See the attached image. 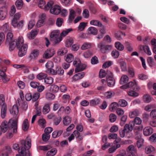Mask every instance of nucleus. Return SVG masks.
<instances>
[{"label": "nucleus", "instance_id": "f257e3e1", "mask_svg": "<svg viewBox=\"0 0 156 156\" xmlns=\"http://www.w3.org/2000/svg\"><path fill=\"white\" fill-rule=\"evenodd\" d=\"M9 14L10 16L13 17L11 21L12 25L14 27H17L18 28H22L23 26L24 21L21 20L18 21L21 17L20 13L16 12V10H10Z\"/></svg>", "mask_w": 156, "mask_h": 156}, {"label": "nucleus", "instance_id": "f03ea898", "mask_svg": "<svg viewBox=\"0 0 156 156\" xmlns=\"http://www.w3.org/2000/svg\"><path fill=\"white\" fill-rule=\"evenodd\" d=\"M22 146L18 149V152L20 154L25 156H30V154L29 149L31 147V141L30 139L27 138L25 140H23L21 141Z\"/></svg>", "mask_w": 156, "mask_h": 156}, {"label": "nucleus", "instance_id": "7ed1b4c3", "mask_svg": "<svg viewBox=\"0 0 156 156\" xmlns=\"http://www.w3.org/2000/svg\"><path fill=\"white\" fill-rule=\"evenodd\" d=\"M17 121L10 119L8 122L5 121H3L0 125L3 133L6 132L11 126L12 129H10L12 132L13 130L14 133H16L17 132Z\"/></svg>", "mask_w": 156, "mask_h": 156}, {"label": "nucleus", "instance_id": "20e7f679", "mask_svg": "<svg viewBox=\"0 0 156 156\" xmlns=\"http://www.w3.org/2000/svg\"><path fill=\"white\" fill-rule=\"evenodd\" d=\"M59 30H53L50 35V39L54 44L59 43L62 41V38L60 34Z\"/></svg>", "mask_w": 156, "mask_h": 156}, {"label": "nucleus", "instance_id": "39448f33", "mask_svg": "<svg viewBox=\"0 0 156 156\" xmlns=\"http://www.w3.org/2000/svg\"><path fill=\"white\" fill-rule=\"evenodd\" d=\"M98 46L100 51L103 54H107L109 52L113 47L112 45L105 44L102 42L98 44Z\"/></svg>", "mask_w": 156, "mask_h": 156}, {"label": "nucleus", "instance_id": "423d86ee", "mask_svg": "<svg viewBox=\"0 0 156 156\" xmlns=\"http://www.w3.org/2000/svg\"><path fill=\"white\" fill-rule=\"evenodd\" d=\"M45 10H62L61 5L54 4V2L52 0L48 1L46 4ZM62 10H66L63 9Z\"/></svg>", "mask_w": 156, "mask_h": 156}, {"label": "nucleus", "instance_id": "0eeeda50", "mask_svg": "<svg viewBox=\"0 0 156 156\" xmlns=\"http://www.w3.org/2000/svg\"><path fill=\"white\" fill-rule=\"evenodd\" d=\"M106 81L108 86L110 87L114 86L115 83V80L113 73L108 71L107 73Z\"/></svg>", "mask_w": 156, "mask_h": 156}, {"label": "nucleus", "instance_id": "6e6552de", "mask_svg": "<svg viewBox=\"0 0 156 156\" xmlns=\"http://www.w3.org/2000/svg\"><path fill=\"white\" fill-rule=\"evenodd\" d=\"M55 52V50L53 48H51L47 49L44 52L43 55V58L48 59L52 57Z\"/></svg>", "mask_w": 156, "mask_h": 156}, {"label": "nucleus", "instance_id": "1a4fd4ad", "mask_svg": "<svg viewBox=\"0 0 156 156\" xmlns=\"http://www.w3.org/2000/svg\"><path fill=\"white\" fill-rule=\"evenodd\" d=\"M19 49L18 55L20 57H22L26 55L28 48L27 45L25 44L23 46L17 48Z\"/></svg>", "mask_w": 156, "mask_h": 156}, {"label": "nucleus", "instance_id": "9d476101", "mask_svg": "<svg viewBox=\"0 0 156 156\" xmlns=\"http://www.w3.org/2000/svg\"><path fill=\"white\" fill-rule=\"evenodd\" d=\"M40 54L39 50L34 49L31 51L29 56V58L30 60H34L38 57Z\"/></svg>", "mask_w": 156, "mask_h": 156}, {"label": "nucleus", "instance_id": "9b49d317", "mask_svg": "<svg viewBox=\"0 0 156 156\" xmlns=\"http://www.w3.org/2000/svg\"><path fill=\"white\" fill-rule=\"evenodd\" d=\"M75 136L78 140H80L82 138V136L80 135L79 133L77 131L75 130L73 133L68 138L69 141L70 142L74 138Z\"/></svg>", "mask_w": 156, "mask_h": 156}, {"label": "nucleus", "instance_id": "f8f14e48", "mask_svg": "<svg viewBox=\"0 0 156 156\" xmlns=\"http://www.w3.org/2000/svg\"><path fill=\"white\" fill-rule=\"evenodd\" d=\"M38 30L37 29L32 30L30 32L27 34V36L29 39H33L38 34Z\"/></svg>", "mask_w": 156, "mask_h": 156}, {"label": "nucleus", "instance_id": "ddd939ff", "mask_svg": "<svg viewBox=\"0 0 156 156\" xmlns=\"http://www.w3.org/2000/svg\"><path fill=\"white\" fill-rule=\"evenodd\" d=\"M18 105L19 106L20 105V103L19 100L16 102V105H13L11 110H10V113L13 115H17L18 114L19 110Z\"/></svg>", "mask_w": 156, "mask_h": 156}, {"label": "nucleus", "instance_id": "4468645a", "mask_svg": "<svg viewBox=\"0 0 156 156\" xmlns=\"http://www.w3.org/2000/svg\"><path fill=\"white\" fill-rule=\"evenodd\" d=\"M80 13V12L79 11L76 12L75 10H70L68 20L69 22V23H71L75 16L79 15Z\"/></svg>", "mask_w": 156, "mask_h": 156}, {"label": "nucleus", "instance_id": "2eb2a0df", "mask_svg": "<svg viewBox=\"0 0 156 156\" xmlns=\"http://www.w3.org/2000/svg\"><path fill=\"white\" fill-rule=\"evenodd\" d=\"M85 73L84 72L78 73L74 75L73 77V80L76 81L82 79L85 76Z\"/></svg>", "mask_w": 156, "mask_h": 156}, {"label": "nucleus", "instance_id": "dca6fc26", "mask_svg": "<svg viewBox=\"0 0 156 156\" xmlns=\"http://www.w3.org/2000/svg\"><path fill=\"white\" fill-rule=\"evenodd\" d=\"M153 133V129L149 126L145 127L143 129V134L147 136L151 135Z\"/></svg>", "mask_w": 156, "mask_h": 156}, {"label": "nucleus", "instance_id": "f3484780", "mask_svg": "<svg viewBox=\"0 0 156 156\" xmlns=\"http://www.w3.org/2000/svg\"><path fill=\"white\" fill-rule=\"evenodd\" d=\"M127 84L129 88H131L134 90L137 86L138 83L136 80H133L127 83Z\"/></svg>", "mask_w": 156, "mask_h": 156}, {"label": "nucleus", "instance_id": "a211bd4d", "mask_svg": "<svg viewBox=\"0 0 156 156\" xmlns=\"http://www.w3.org/2000/svg\"><path fill=\"white\" fill-rule=\"evenodd\" d=\"M119 66L121 71L122 72H126L127 70V67L126 62L123 60L119 62Z\"/></svg>", "mask_w": 156, "mask_h": 156}, {"label": "nucleus", "instance_id": "6ab92c4d", "mask_svg": "<svg viewBox=\"0 0 156 156\" xmlns=\"http://www.w3.org/2000/svg\"><path fill=\"white\" fill-rule=\"evenodd\" d=\"M16 42V46L17 48L23 46L25 44H24V40L22 37H19L15 41Z\"/></svg>", "mask_w": 156, "mask_h": 156}, {"label": "nucleus", "instance_id": "aec40b11", "mask_svg": "<svg viewBox=\"0 0 156 156\" xmlns=\"http://www.w3.org/2000/svg\"><path fill=\"white\" fill-rule=\"evenodd\" d=\"M134 126V123L133 121H131L129 122V124H126L124 127L127 129L129 131H131L133 130Z\"/></svg>", "mask_w": 156, "mask_h": 156}, {"label": "nucleus", "instance_id": "412c9836", "mask_svg": "<svg viewBox=\"0 0 156 156\" xmlns=\"http://www.w3.org/2000/svg\"><path fill=\"white\" fill-rule=\"evenodd\" d=\"M155 151L154 147L150 145L147 146L145 149V153L147 154H150Z\"/></svg>", "mask_w": 156, "mask_h": 156}, {"label": "nucleus", "instance_id": "4be33fe9", "mask_svg": "<svg viewBox=\"0 0 156 156\" xmlns=\"http://www.w3.org/2000/svg\"><path fill=\"white\" fill-rule=\"evenodd\" d=\"M87 30L88 34H90L96 35L98 33V30L94 27H90L88 28Z\"/></svg>", "mask_w": 156, "mask_h": 156}, {"label": "nucleus", "instance_id": "5701e85b", "mask_svg": "<svg viewBox=\"0 0 156 156\" xmlns=\"http://www.w3.org/2000/svg\"><path fill=\"white\" fill-rule=\"evenodd\" d=\"M86 67V65L84 64H81V63L77 66L75 69L76 73L78 72L82 71L85 69Z\"/></svg>", "mask_w": 156, "mask_h": 156}, {"label": "nucleus", "instance_id": "b1692460", "mask_svg": "<svg viewBox=\"0 0 156 156\" xmlns=\"http://www.w3.org/2000/svg\"><path fill=\"white\" fill-rule=\"evenodd\" d=\"M73 42V39L72 37H68L65 42V45L67 47L71 46Z\"/></svg>", "mask_w": 156, "mask_h": 156}, {"label": "nucleus", "instance_id": "393cba45", "mask_svg": "<svg viewBox=\"0 0 156 156\" xmlns=\"http://www.w3.org/2000/svg\"><path fill=\"white\" fill-rule=\"evenodd\" d=\"M73 30L72 28L67 29L62 31L60 33V36L62 38V41L63 39V38L67 35L69 33L72 31Z\"/></svg>", "mask_w": 156, "mask_h": 156}, {"label": "nucleus", "instance_id": "a878e982", "mask_svg": "<svg viewBox=\"0 0 156 156\" xmlns=\"http://www.w3.org/2000/svg\"><path fill=\"white\" fill-rule=\"evenodd\" d=\"M139 114V111L137 109H135L129 112V116L130 118H133L138 116Z\"/></svg>", "mask_w": 156, "mask_h": 156}, {"label": "nucleus", "instance_id": "bb28decb", "mask_svg": "<svg viewBox=\"0 0 156 156\" xmlns=\"http://www.w3.org/2000/svg\"><path fill=\"white\" fill-rule=\"evenodd\" d=\"M129 80V78L126 75H123L122 76L120 80V83L121 84H123L126 83Z\"/></svg>", "mask_w": 156, "mask_h": 156}, {"label": "nucleus", "instance_id": "cd10ccee", "mask_svg": "<svg viewBox=\"0 0 156 156\" xmlns=\"http://www.w3.org/2000/svg\"><path fill=\"white\" fill-rule=\"evenodd\" d=\"M29 127V122L27 119H25L23 122L22 125L23 129L26 131L28 130Z\"/></svg>", "mask_w": 156, "mask_h": 156}, {"label": "nucleus", "instance_id": "c85d7f7f", "mask_svg": "<svg viewBox=\"0 0 156 156\" xmlns=\"http://www.w3.org/2000/svg\"><path fill=\"white\" fill-rule=\"evenodd\" d=\"M90 24L95 26L101 27L102 24L101 22L98 20H92L90 21Z\"/></svg>", "mask_w": 156, "mask_h": 156}, {"label": "nucleus", "instance_id": "c756f323", "mask_svg": "<svg viewBox=\"0 0 156 156\" xmlns=\"http://www.w3.org/2000/svg\"><path fill=\"white\" fill-rule=\"evenodd\" d=\"M64 58L66 61L68 63H70L73 60L74 57L72 54H68L65 55Z\"/></svg>", "mask_w": 156, "mask_h": 156}, {"label": "nucleus", "instance_id": "7c9ffc66", "mask_svg": "<svg viewBox=\"0 0 156 156\" xmlns=\"http://www.w3.org/2000/svg\"><path fill=\"white\" fill-rule=\"evenodd\" d=\"M119 133L120 136L122 138H123L124 137L126 134L127 135L129 134V133L128 130L124 127L123 129H121L119 131Z\"/></svg>", "mask_w": 156, "mask_h": 156}, {"label": "nucleus", "instance_id": "2f4dec72", "mask_svg": "<svg viewBox=\"0 0 156 156\" xmlns=\"http://www.w3.org/2000/svg\"><path fill=\"white\" fill-rule=\"evenodd\" d=\"M115 46L117 49L120 51H122L124 48V45L119 41L115 43Z\"/></svg>", "mask_w": 156, "mask_h": 156}, {"label": "nucleus", "instance_id": "473e14b6", "mask_svg": "<svg viewBox=\"0 0 156 156\" xmlns=\"http://www.w3.org/2000/svg\"><path fill=\"white\" fill-rule=\"evenodd\" d=\"M153 100V98L148 94L144 95L143 97V100L144 102L149 103Z\"/></svg>", "mask_w": 156, "mask_h": 156}, {"label": "nucleus", "instance_id": "72a5a7b5", "mask_svg": "<svg viewBox=\"0 0 156 156\" xmlns=\"http://www.w3.org/2000/svg\"><path fill=\"white\" fill-rule=\"evenodd\" d=\"M119 106L118 103L114 102L110 105L109 110L111 112H114Z\"/></svg>", "mask_w": 156, "mask_h": 156}, {"label": "nucleus", "instance_id": "f704fd0d", "mask_svg": "<svg viewBox=\"0 0 156 156\" xmlns=\"http://www.w3.org/2000/svg\"><path fill=\"white\" fill-rule=\"evenodd\" d=\"M2 4L1 6L2 9H8L9 5L8 3L5 2V0H0V5Z\"/></svg>", "mask_w": 156, "mask_h": 156}, {"label": "nucleus", "instance_id": "c9c22d12", "mask_svg": "<svg viewBox=\"0 0 156 156\" xmlns=\"http://www.w3.org/2000/svg\"><path fill=\"white\" fill-rule=\"evenodd\" d=\"M136 148L133 145H130L128 147L127 151L130 154H134L136 153Z\"/></svg>", "mask_w": 156, "mask_h": 156}, {"label": "nucleus", "instance_id": "e433bc0d", "mask_svg": "<svg viewBox=\"0 0 156 156\" xmlns=\"http://www.w3.org/2000/svg\"><path fill=\"white\" fill-rule=\"evenodd\" d=\"M125 36L126 34L120 31H118L116 34V38L119 40H121L122 39V37H124Z\"/></svg>", "mask_w": 156, "mask_h": 156}, {"label": "nucleus", "instance_id": "4c0bfd02", "mask_svg": "<svg viewBox=\"0 0 156 156\" xmlns=\"http://www.w3.org/2000/svg\"><path fill=\"white\" fill-rule=\"evenodd\" d=\"M1 109V116L2 118H4L6 115L7 106L6 105H4L2 106Z\"/></svg>", "mask_w": 156, "mask_h": 156}, {"label": "nucleus", "instance_id": "58836bf2", "mask_svg": "<svg viewBox=\"0 0 156 156\" xmlns=\"http://www.w3.org/2000/svg\"><path fill=\"white\" fill-rule=\"evenodd\" d=\"M38 125L41 128H44L46 126V121L45 119L42 118L38 121Z\"/></svg>", "mask_w": 156, "mask_h": 156}, {"label": "nucleus", "instance_id": "ea45409f", "mask_svg": "<svg viewBox=\"0 0 156 156\" xmlns=\"http://www.w3.org/2000/svg\"><path fill=\"white\" fill-rule=\"evenodd\" d=\"M23 5V2L22 0H17L15 2V5L18 9H21Z\"/></svg>", "mask_w": 156, "mask_h": 156}, {"label": "nucleus", "instance_id": "a19ab883", "mask_svg": "<svg viewBox=\"0 0 156 156\" xmlns=\"http://www.w3.org/2000/svg\"><path fill=\"white\" fill-rule=\"evenodd\" d=\"M92 47V44L90 43L85 42L82 45L81 48L82 50H85L90 48Z\"/></svg>", "mask_w": 156, "mask_h": 156}, {"label": "nucleus", "instance_id": "79ce46f5", "mask_svg": "<svg viewBox=\"0 0 156 156\" xmlns=\"http://www.w3.org/2000/svg\"><path fill=\"white\" fill-rule=\"evenodd\" d=\"M57 152V150L55 148H53L48 151L46 154L47 156H54Z\"/></svg>", "mask_w": 156, "mask_h": 156}, {"label": "nucleus", "instance_id": "37998d69", "mask_svg": "<svg viewBox=\"0 0 156 156\" xmlns=\"http://www.w3.org/2000/svg\"><path fill=\"white\" fill-rule=\"evenodd\" d=\"M62 132L63 131L61 130L54 131L52 133V136L54 138H56L60 136Z\"/></svg>", "mask_w": 156, "mask_h": 156}, {"label": "nucleus", "instance_id": "c03bdc74", "mask_svg": "<svg viewBox=\"0 0 156 156\" xmlns=\"http://www.w3.org/2000/svg\"><path fill=\"white\" fill-rule=\"evenodd\" d=\"M67 49L65 48H62L58 50L57 53L59 55H62L65 53H67Z\"/></svg>", "mask_w": 156, "mask_h": 156}, {"label": "nucleus", "instance_id": "a18cd8bd", "mask_svg": "<svg viewBox=\"0 0 156 156\" xmlns=\"http://www.w3.org/2000/svg\"><path fill=\"white\" fill-rule=\"evenodd\" d=\"M59 90V87L56 85H52L50 87L51 91L53 93H56L58 92Z\"/></svg>", "mask_w": 156, "mask_h": 156}, {"label": "nucleus", "instance_id": "49530a36", "mask_svg": "<svg viewBox=\"0 0 156 156\" xmlns=\"http://www.w3.org/2000/svg\"><path fill=\"white\" fill-rule=\"evenodd\" d=\"M46 2L44 0H40L38 3V7L41 9H45Z\"/></svg>", "mask_w": 156, "mask_h": 156}, {"label": "nucleus", "instance_id": "de8ad7c7", "mask_svg": "<svg viewBox=\"0 0 156 156\" xmlns=\"http://www.w3.org/2000/svg\"><path fill=\"white\" fill-rule=\"evenodd\" d=\"M0 80L4 83H5L9 80V78L5 74L3 75H0Z\"/></svg>", "mask_w": 156, "mask_h": 156}, {"label": "nucleus", "instance_id": "09e8293b", "mask_svg": "<svg viewBox=\"0 0 156 156\" xmlns=\"http://www.w3.org/2000/svg\"><path fill=\"white\" fill-rule=\"evenodd\" d=\"M44 82L47 84H51L53 82V79L51 77L47 76L44 79Z\"/></svg>", "mask_w": 156, "mask_h": 156}, {"label": "nucleus", "instance_id": "8fccbe9b", "mask_svg": "<svg viewBox=\"0 0 156 156\" xmlns=\"http://www.w3.org/2000/svg\"><path fill=\"white\" fill-rule=\"evenodd\" d=\"M118 103L119 105L122 107H125L127 105V102L123 99L120 100Z\"/></svg>", "mask_w": 156, "mask_h": 156}, {"label": "nucleus", "instance_id": "3c124183", "mask_svg": "<svg viewBox=\"0 0 156 156\" xmlns=\"http://www.w3.org/2000/svg\"><path fill=\"white\" fill-rule=\"evenodd\" d=\"M71 122L70 118L68 116H66L64 117L63 122L65 125H67L69 124Z\"/></svg>", "mask_w": 156, "mask_h": 156}, {"label": "nucleus", "instance_id": "603ef678", "mask_svg": "<svg viewBox=\"0 0 156 156\" xmlns=\"http://www.w3.org/2000/svg\"><path fill=\"white\" fill-rule=\"evenodd\" d=\"M50 107L49 105L48 104L45 105L43 108V114H46L48 113L50 111Z\"/></svg>", "mask_w": 156, "mask_h": 156}, {"label": "nucleus", "instance_id": "864d4df0", "mask_svg": "<svg viewBox=\"0 0 156 156\" xmlns=\"http://www.w3.org/2000/svg\"><path fill=\"white\" fill-rule=\"evenodd\" d=\"M121 145L119 144H117L116 145V146H113L109 149V152L110 153H112L114 152L116 149L120 147Z\"/></svg>", "mask_w": 156, "mask_h": 156}, {"label": "nucleus", "instance_id": "5fc2aeb1", "mask_svg": "<svg viewBox=\"0 0 156 156\" xmlns=\"http://www.w3.org/2000/svg\"><path fill=\"white\" fill-rule=\"evenodd\" d=\"M13 37V34L12 33L10 32H8L6 36V42H10L12 41Z\"/></svg>", "mask_w": 156, "mask_h": 156}, {"label": "nucleus", "instance_id": "6e6d98bb", "mask_svg": "<svg viewBox=\"0 0 156 156\" xmlns=\"http://www.w3.org/2000/svg\"><path fill=\"white\" fill-rule=\"evenodd\" d=\"M86 25L87 23L84 22L80 23L78 27V30L80 31L83 30L85 29Z\"/></svg>", "mask_w": 156, "mask_h": 156}, {"label": "nucleus", "instance_id": "4d7b16f0", "mask_svg": "<svg viewBox=\"0 0 156 156\" xmlns=\"http://www.w3.org/2000/svg\"><path fill=\"white\" fill-rule=\"evenodd\" d=\"M114 95V93L112 91H108L106 92L104 94L105 98H110Z\"/></svg>", "mask_w": 156, "mask_h": 156}, {"label": "nucleus", "instance_id": "13d9d810", "mask_svg": "<svg viewBox=\"0 0 156 156\" xmlns=\"http://www.w3.org/2000/svg\"><path fill=\"white\" fill-rule=\"evenodd\" d=\"M127 94L129 96L133 97H136L139 95L138 93L133 90L128 91L127 92Z\"/></svg>", "mask_w": 156, "mask_h": 156}, {"label": "nucleus", "instance_id": "bf43d9fd", "mask_svg": "<svg viewBox=\"0 0 156 156\" xmlns=\"http://www.w3.org/2000/svg\"><path fill=\"white\" fill-rule=\"evenodd\" d=\"M143 48L144 52L148 55H151V52L150 48L148 46L145 45L143 46Z\"/></svg>", "mask_w": 156, "mask_h": 156}, {"label": "nucleus", "instance_id": "052dcab7", "mask_svg": "<svg viewBox=\"0 0 156 156\" xmlns=\"http://www.w3.org/2000/svg\"><path fill=\"white\" fill-rule=\"evenodd\" d=\"M100 102V100L96 98L91 100L90 101V105L92 106H95L98 104Z\"/></svg>", "mask_w": 156, "mask_h": 156}, {"label": "nucleus", "instance_id": "680f3d73", "mask_svg": "<svg viewBox=\"0 0 156 156\" xmlns=\"http://www.w3.org/2000/svg\"><path fill=\"white\" fill-rule=\"evenodd\" d=\"M16 46V42L15 40L11 42L9 44V49L10 51L13 50Z\"/></svg>", "mask_w": 156, "mask_h": 156}, {"label": "nucleus", "instance_id": "e2e57ef3", "mask_svg": "<svg viewBox=\"0 0 156 156\" xmlns=\"http://www.w3.org/2000/svg\"><path fill=\"white\" fill-rule=\"evenodd\" d=\"M47 76V74H46L43 73H41L37 75V78L38 80H41L43 79H44Z\"/></svg>", "mask_w": 156, "mask_h": 156}, {"label": "nucleus", "instance_id": "0e129e2a", "mask_svg": "<svg viewBox=\"0 0 156 156\" xmlns=\"http://www.w3.org/2000/svg\"><path fill=\"white\" fill-rule=\"evenodd\" d=\"M134 123V125H140L142 123V120L139 117H136L134 119L133 121Z\"/></svg>", "mask_w": 156, "mask_h": 156}, {"label": "nucleus", "instance_id": "69168bd1", "mask_svg": "<svg viewBox=\"0 0 156 156\" xmlns=\"http://www.w3.org/2000/svg\"><path fill=\"white\" fill-rule=\"evenodd\" d=\"M55 95L50 93H48L46 94L45 97L48 100H51L54 99L55 98Z\"/></svg>", "mask_w": 156, "mask_h": 156}, {"label": "nucleus", "instance_id": "338daca9", "mask_svg": "<svg viewBox=\"0 0 156 156\" xmlns=\"http://www.w3.org/2000/svg\"><path fill=\"white\" fill-rule=\"evenodd\" d=\"M53 62L51 61H48L45 65V67L47 69H49L51 68H53Z\"/></svg>", "mask_w": 156, "mask_h": 156}, {"label": "nucleus", "instance_id": "774afa93", "mask_svg": "<svg viewBox=\"0 0 156 156\" xmlns=\"http://www.w3.org/2000/svg\"><path fill=\"white\" fill-rule=\"evenodd\" d=\"M111 54L112 57L115 58H118L119 55V52L116 50L112 51Z\"/></svg>", "mask_w": 156, "mask_h": 156}]
</instances>
